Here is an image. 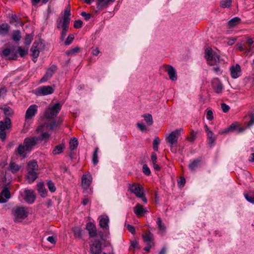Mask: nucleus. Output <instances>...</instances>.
Segmentation results:
<instances>
[{"instance_id":"1","label":"nucleus","mask_w":254,"mask_h":254,"mask_svg":"<svg viewBox=\"0 0 254 254\" xmlns=\"http://www.w3.org/2000/svg\"><path fill=\"white\" fill-rule=\"evenodd\" d=\"M70 9L68 6L64 11V15L62 18L59 19L57 21L58 29L62 28L61 34V40L64 41L67 32L68 30L69 24L70 21Z\"/></svg>"},{"instance_id":"2","label":"nucleus","mask_w":254,"mask_h":254,"mask_svg":"<svg viewBox=\"0 0 254 254\" xmlns=\"http://www.w3.org/2000/svg\"><path fill=\"white\" fill-rule=\"evenodd\" d=\"M205 57L209 65H215L212 70L217 74H220L221 70L218 65L220 62V58L218 54L211 49L207 48L205 51Z\"/></svg>"},{"instance_id":"3","label":"nucleus","mask_w":254,"mask_h":254,"mask_svg":"<svg viewBox=\"0 0 254 254\" xmlns=\"http://www.w3.org/2000/svg\"><path fill=\"white\" fill-rule=\"evenodd\" d=\"M12 213L14 216V221L19 223L23 221L27 217V212L25 208L22 206H16L12 210Z\"/></svg>"},{"instance_id":"4","label":"nucleus","mask_w":254,"mask_h":254,"mask_svg":"<svg viewBox=\"0 0 254 254\" xmlns=\"http://www.w3.org/2000/svg\"><path fill=\"white\" fill-rule=\"evenodd\" d=\"M129 190L136 197L140 198L144 203H147V200L144 194L143 188L141 185L135 183L129 184Z\"/></svg>"},{"instance_id":"5","label":"nucleus","mask_w":254,"mask_h":254,"mask_svg":"<svg viewBox=\"0 0 254 254\" xmlns=\"http://www.w3.org/2000/svg\"><path fill=\"white\" fill-rule=\"evenodd\" d=\"M63 104L61 102H57L53 105L47 108L45 112V117L47 119H52L56 116L62 107Z\"/></svg>"},{"instance_id":"6","label":"nucleus","mask_w":254,"mask_h":254,"mask_svg":"<svg viewBox=\"0 0 254 254\" xmlns=\"http://www.w3.org/2000/svg\"><path fill=\"white\" fill-rule=\"evenodd\" d=\"M1 55L9 60H16L17 58V53L14 46L3 49L1 50Z\"/></svg>"},{"instance_id":"7","label":"nucleus","mask_w":254,"mask_h":254,"mask_svg":"<svg viewBox=\"0 0 254 254\" xmlns=\"http://www.w3.org/2000/svg\"><path fill=\"white\" fill-rule=\"evenodd\" d=\"M54 88L51 86H42L36 88L34 93L38 96H46L53 93Z\"/></svg>"},{"instance_id":"8","label":"nucleus","mask_w":254,"mask_h":254,"mask_svg":"<svg viewBox=\"0 0 254 254\" xmlns=\"http://www.w3.org/2000/svg\"><path fill=\"white\" fill-rule=\"evenodd\" d=\"M39 141V137L38 136H33L26 137L24 139L23 143L26 146V150L27 152H30L34 147L38 143Z\"/></svg>"},{"instance_id":"9","label":"nucleus","mask_w":254,"mask_h":254,"mask_svg":"<svg viewBox=\"0 0 254 254\" xmlns=\"http://www.w3.org/2000/svg\"><path fill=\"white\" fill-rule=\"evenodd\" d=\"M61 123H57L56 121H54L50 123H46L38 127L37 129V131H43L45 130H53L56 129L57 127Z\"/></svg>"},{"instance_id":"10","label":"nucleus","mask_w":254,"mask_h":254,"mask_svg":"<svg viewBox=\"0 0 254 254\" xmlns=\"http://www.w3.org/2000/svg\"><path fill=\"white\" fill-rule=\"evenodd\" d=\"M182 130V128L177 129L172 131L169 135L167 137V140L171 147H172L174 144L177 143L178 138L180 136Z\"/></svg>"},{"instance_id":"11","label":"nucleus","mask_w":254,"mask_h":254,"mask_svg":"<svg viewBox=\"0 0 254 254\" xmlns=\"http://www.w3.org/2000/svg\"><path fill=\"white\" fill-rule=\"evenodd\" d=\"M38 106L35 104L30 105L27 109L25 113V123L24 126H26V123L28 120L32 119L35 116L37 112Z\"/></svg>"},{"instance_id":"12","label":"nucleus","mask_w":254,"mask_h":254,"mask_svg":"<svg viewBox=\"0 0 254 254\" xmlns=\"http://www.w3.org/2000/svg\"><path fill=\"white\" fill-rule=\"evenodd\" d=\"M42 43L41 42H35L32 46L30 51L32 53V56L34 59H37L40 53V50L42 48Z\"/></svg>"},{"instance_id":"13","label":"nucleus","mask_w":254,"mask_h":254,"mask_svg":"<svg viewBox=\"0 0 254 254\" xmlns=\"http://www.w3.org/2000/svg\"><path fill=\"white\" fill-rule=\"evenodd\" d=\"M92 182V176L89 174H84L81 178V187L84 190H87Z\"/></svg>"},{"instance_id":"14","label":"nucleus","mask_w":254,"mask_h":254,"mask_svg":"<svg viewBox=\"0 0 254 254\" xmlns=\"http://www.w3.org/2000/svg\"><path fill=\"white\" fill-rule=\"evenodd\" d=\"M99 225L104 230L108 231L109 229V218L106 215H102L98 217Z\"/></svg>"},{"instance_id":"15","label":"nucleus","mask_w":254,"mask_h":254,"mask_svg":"<svg viewBox=\"0 0 254 254\" xmlns=\"http://www.w3.org/2000/svg\"><path fill=\"white\" fill-rule=\"evenodd\" d=\"M211 83L212 88L216 93L219 94L222 93L223 89V86L218 78H213L211 81Z\"/></svg>"},{"instance_id":"16","label":"nucleus","mask_w":254,"mask_h":254,"mask_svg":"<svg viewBox=\"0 0 254 254\" xmlns=\"http://www.w3.org/2000/svg\"><path fill=\"white\" fill-rule=\"evenodd\" d=\"M24 193L25 196L24 199L25 201L29 204L33 203L35 200V194L34 191L32 190H25Z\"/></svg>"},{"instance_id":"17","label":"nucleus","mask_w":254,"mask_h":254,"mask_svg":"<svg viewBox=\"0 0 254 254\" xmlns=\"http://www.w3.org/2000/svg\"><path fill=\"white\" fill-rule=\"evenodd\" d=\"M57 69V66L55 65H52L46 71L44 76L40 79L41 82H44L50 79Z\"/></svg>"},{"instance_id":"18","label":"nucleus","mask_w":254,"mask_h":254,"mask_svg":"<svg viewBox=\"0 0 254 254\" xmlns=\"http://www.w3.org/2000/svg\"><path fill=\"white\" fill-rule=\"evenodd\" d=\"M231 76L233 78H237L239 77L241 73V69L238 64L232 66L230 68Z\"/></svg>"},{"instance_id":"19","label":"nucleus","mask_w":254,"mask_h":254,"mask_svg":"<svg viewBox=\"0 0 254 254\" xmlns=\"http://www.w3.org/2000/svg\"><path fill=\"white\" fill-rule=\"evenodd\" d=\"M86 229L88 231L90 237L94 238L97 236V230L95 224L92 222H88L86 226Z\"/></svg>"},{"instance_id":"20","label":"nucleus","mask_w":254,"mask_h":254,"mask_svg":"<svg viewBox=\"0 0 254 254\" xmlns=\"http://www.w3.org/2000/svg\"><path fill=\"white\" fill-rule=\"evenodd\" d=\"M11 120L9 118L6 117L3 121H0V130H5L9 129L11 127Z\"/></svg>"},{"instance_id":"21","label":"nucleus","mask_w":254,"mask_h":254,"mask_svg":"<svg viewBox=\"0 0 254 254\" xmlns=\"http://www.w3.org/2000/svg\"><path fill=\"white\" fill-rule=\"evenodd\" d=\"M10 197V191L7 188H4L0 193V203L6 202Z\"/></svg>"},{"instance_id":"22","label":"nucleus","mask_w":254,"mask_h":254,"mask_svg":"<svg viewBox=\"0 0 254 254\" xmlns=\"http://www.w3.org/2000/svg\"><path fill=\"white\" fill-rule=\"evenodd\" d=\"M166 70L169 76V78L172 81H175L177 79V73L175 69L171 65H167Z\"/></svg>"},{"instance_id":"23","label":"nucleus","mask_w":254,"mask_h":254,"mask_svg":"<svg viewBox=\"0 0 254 254\" xmlns=\"http://www.w3.org/2000/svg\"><path fill=\"white\" fill-rule=\"evenodd\" d=\"M90 252L92 254H100L101 253V244L98 241L97 243H94L90 245Z\"/></svg>"},{"instance_id":"24","label":"nucleus","mask_w":254,"mask_h":254,"mask_svg":"<svg viewBox=\"0 0 254 254\" xmlns=\"http://www.w3.org/2000/svg\"><path fill=\"white\" fill-rule=\"evenodd\" d=\"M133 212L137 217H140L143 215L147 211L144 209L141 204L137 203L133 207Z\"/></svg>"},{"instance_id":"25","label":"nucleus","mask_w":254,"mask_h":254,"mask_svg":"<svg viewBox=\"0 0 254 254\" xmlns=\"http://www.w3.org/2000/svg\"><path fill=\"white\" fill-rule=\"evenodd\" d=\"M27 174L26 176V179L27 181L29 183H33L34 182L38 177L37 171H32L31 170H27Z\"/></svg>"},{"instance_id":"26","label":"nucleus","mask_w":254,"mask_h":254,"mask_svg":"<svg viewBox=\"0 0 254 254\" xmlns=\"http://www.w3.org/2000/svg\"><path fill=\"white\" fill-rule=\"evenodd\" d=\"M15 152L23 158H25L26 157L25 152L27 151L26 150V146L24 143L19 144Z\"/></svg>"},{"instance_id":"27","label":"nucleus","mask_w":254,"mask_h":254,"mask_svg":"<svg viewBox=\"0 0 254 254\" xmlns=\"http://www.w3.org/2000/svg\"><path fill=\"white\" fill-rule=\"evenodd\" d=\"M241 19L238 17H235L228 22V26L229 28H234L241 22Z\"/></svg>"},{"instance_id":"28","label":"nucleus","mask_w":254,"mask_h":254,"mask_svg":"<svg viewBox=\"0 0 254 254\" xmlns=\"http://www.w3.org/2000/svg\"><path fill=\"white\" fill-rule=\"evenodd\" d=\"M9 30V26L7 23H2L0 25V35L5 36L7 34Z\"/></svg>"},{"instance_id":"29","label":"nucleus","mask_w":254,"mask_h":254,"mask_svg":"<svg viewBox=\"0 0 254 254\" xmlns=\"http://www.w3.org/2000/svg\"><path fill=\"white\" fill-rule=\"evenodd\" d=\"M151 159L154 169L155 171H159L160 170V167L157 164V157L156 154L152 153L151 156Z\"/></svg>"},{"instance_id":"30","label":"nucleus","mask_w":254,"mask_h":254,"mask_svg":"<svg viewBox=\"0 0 254 254\" xmlns=\"http://www.w3.org/2000/svg\"><path fill=\"white\" fill-rule=\"evenodd\" d=\"M47 131H37L38 132H41L40 136L38 137H39V141H44L46 142L48 141L51 134L48 132Z\"/></svg>"},{"instance_id":"31","label":"nucleus","mask_w":254,"mask_h":254,"mask_svg":"<svg viewBox=\"0 0 254 254\" xmlns=\"http://www.w3.org/2000/svg\"><path fill=\"white\" fill-rule=\"evenodd\" d=\"M201 160L200 159H195L191 162L189 165V168L191 171H195L199 166Z\"/></svg>"},{"instance_id":"32","label":"nucleus","mask_w":254,"mask_h":254,"mask_svg":"<svg viewBox=\"0 0 254 254\" xmlns=\"http://www.w3.org/2000/svg\"><path fill=\"white\" fill-rule=\"evenodd\" d=\"M38 191L40 195L44 197L46 195L47 191L44 187L43 183H39L37 185Z\"/></svg>"},{"instance_id":"33","label":"nucleus","mask_w":254,"mask_h":254,"mask_svg":"<svg viewBox=\"0 0 254 254\" xmlns=\"http://www.w3.org/2000/svg\"><path fill=\"white\" fill-rule=\"evenodd\" d=\"M157 224L160 234H164L166 232V226L162 222L161 218L158 217L157 218Z\"/></svg>"},{"instance_id":"34","label":"nucleus","mask_w":254,"mask_h":254,"mask_svg":"<svg viewBox=\"0 0 254 254\" xmlns=\"http://www.w3.org/2000/svg\"><path fill=\"white\" fill-rule=\"evenodd\" d=\"M143 240L148 243L152 244L153 242V235L149 232L148 233H145L142 235Z\"/></svg>"},{"instance_id":"35","label":"nucleus","mask_w":254,"mask_h":254,"mask_svg":"<svg viewBox=\"0 0 254 254\" xmlns=\"http://www.w3.org/2000/svg\"><path fill=\"white\" fill-rule=\"evenodd\" d=\"M38 168V166L36 161L32 160L28 162L27 170L37 171Z\"/></svg>"},{"instance_id":"36","label":"nucleus","mask_w":254,"mask_h":254,"mask_svg":"<svg viewBox=\"0 0 254 254\" xmlns=\"http://www.w3.org/2000/svg\"><path fill=\"white\" fill-rule=\"evenodd\" d=\"M143 117L144 121L146 123L147 125L150 126H152L153 121L152 115L149 114H145L142 116Z\"/></svg>"},{"instance_id":"37","label":"nucleus","mask_w":254,"mask_h":254,"mask_svg":"<svg viewBox=\"0 0 254 254\" xmlns=\"http://www.w3.org/2000/svg\"><path fill=\"white\" fill-rule=\"evenodd\" d=\"M64 148V145L63 144H60L57 146H56L53 150V153L54 155H58L60 154L63 150V149Z\"/></svg>"},{"instance_id":"38","label":"nucleus","mask_w":254,"mask_h":254,"mask_svg":"<svg viewBox=\"0 0 254 254\" xmlns=\"http://www.w3.org/2000/svg\"><path fill=\"white\" fill-rule=\"evenodd\" d=\"M73 232L75 237L81 239L84 233V232L80 228L76 227L73 229Z\"/></svg>"},{"instance_id":"39","label":"nucleus","mask_w":254,"mask_h":254,"mask_svg":"<svg viewBox=\"0 0 254 254\" xmlns=\"http://www.w3.org/2000/svg\"><path fill=\"white\" fill-rule=\"evenodd\" d=\"M207 135L208 139V141L209 144L210 146L213 145L216 140V137L214 135L212 131H209L207 134Z\"/></svg>"},{"instance_id":"40","label":"nucleus","mask_w":254,"mask_h":254,"mask_svg":"<svg viewBox=\"0 0 254 254\" xmlns=\"http://www.w3.org/2000/svg\"><path fill=\"white\" fill-rule=\"evenodd\" d=\"M21 38V36L19 30H17L13 31L12 38L14 41L18 42L20 41Z\"/></svg>"},{"instance_id":"41","label":"nucleus","mask_w":254,"mask_h":254,"mask_svg":"<svg viewBox=\"0 0 254 254\" xmlns=\"http://www.w3.org/2000/svg\"><path fill=\"white\" fill-rule=\"evenodd\" d=\"M78 142L77 139L73 137L69 142V148L71 150H74L76 149L78 146Z\"/></svg>"},{"instance_id":"42","label":"nucleus","mask_w":254,"mask_h":254,"mask_svg":"<svg viewBox=\"0 0 254 254\" xmlns=\"http://www.w3.org/2000/svg\"><path fill=\"white\" fill-rule=\"evenodd\" d=\"M9 166L10 170L13 174L18 171L20 169V167L14 162H11Z\"/></svg>"},{"instance_id":"43","label":"nucleus","mask_w":254,"mask_h":254,"mask_svg":"<svg viewBox=\"0 0 254 254\" xmlns=\"http://www.w3.org/2000/svg\"><path fill=\"white\" fill-rule=\"evenodd\" d=\"M232 0H221L220 6L222 8H229L232 4Z\"/></svg>"},{"instance_id":"44","label":"nucleus","mask_w":254,"mask_h":254,"mask_svg":"<svg viewBox=\"0 0 254 254\" xmlns=\"http://www.w3.org/2000/svg\"><path fill=\"white\" fill-rule=\"evenodd\" d=\"M254 41L251 38H248L246 41V44L249 47V49H247V53H248L250 52L254 47L253 44H254Z\"/></svg>"},{"instance_id":"45","label":"nucleus","mask_w":254,"mask_h":254,"mask_svg":"<svg viewBox=\"0 0 254 254\" xmlns=\"http://www.w3.org/2000/svg\"><path fill=\"white\" fill-rule=\"evenodd\" d=\"M79 51V47H75L73 49H71L69 50L66 51L65 54L67 56H73L75 55L76 53H78Z\"/></svg>"},{"instance_id":"46","label":"nucleus","mask_w":254,"mask_h":254,"mask_svg":"<svg viewBox=\"0 0 254 254\" xmlns=\"http://www.w3.org/2000/svg\"><path fill=\"white\" fill-rule=\"evenodd\" d=\"M98 148H96L94 150L92 157V162L94 165H96L98 163Z\"/></svg>"},{"instance_id":"47","label":"nucleus","mask_w":254,"mask_h":254,"mask_svg":"<svg viewBox=\"0 0 254 254\" xmlns=\"http://www.w3.org/2000/svg\"><path fill=\"white\" fill-rule=\"evenodd\" d=\"M17 51L20 56V57H23L25 55L27 54L28 50L27 49H26L25 48L22 47H18Z\"/></svg>"},{"instance_id":"48","label":"nucleus","mask_w":254,"mask_h":254,"mask_svg":"<svg viewBox=\"0 0 254 254\" xmlns=\"http://www.w3.org/2000/svg\"><path fill=\"white\" fill-rule=\"evenodd\" d=\"M47 186H48L49 190L51 192H54L56 191V187L55 186L54 184L53 183V182L52 181L49 180L48 181Z\"/></svg>"},{"instance_id":"49","label":"nucleus","mask_w":254,"mask_h":254,"mask_svg":"<svg viewBox=\"0 0 254 254\" xmlns=\"http://www.w3.org/2000/svg\"><path fill=\"white\" fill-rule=\"evenodd\" d=\"M160 140L158 137L156 136L154 138V139L153 140V149L156 151H158V146L159 144L160 143Z\"/></svg>"},{"instance_id":"50","label":"nucleus","mask_w":254,"mask_h":254,"mask_svg":"<svg viewBox=\"0 0 254 254\" xmlns=\"http://www.w3.org/2000/svg\"><path fill=\"white\" fill-rule=\"evenodd\" d=\"M74 38V35L72 34H70L68 36V37L66 38L64 44L65 45H70L73 41V39Z\"/></svg>"},{"instance_id":"51","label":"nucleus","mask_w":254,"mask_h":254,"mask_svg":"<svg viewBox=\"0 0 254 254\" xmlns=\"http://www.w3.org/2000/svg\"><path fill=\"white\" fill-rule=\"evenodd\" d=\"M9 22L11 24L18 22V18L16 15H15V14L9 15Z\"/></svg>"},{"instance_id":"52","label":"nucleus","mask_w":254,"mask_h":254,"mask_svg":"<svg viewBox=\"0 0 254 254\" xmlns=\"http://www.w3.org/2000/svg\"><path fill=\"white\" fill-rule=\"evenodd\" d=\"M33 40V36L30 34H27L25 39L24 44L29 45Z\"/></svg>"},{"instance_id":"53","label":"nucleus","mask_w":254,"mask_h":254,"mask_svg":"<svg viewBox=\"0 0 254 254\" xmlns=\"http://www.w3.org/2000/svg\"><path fill=\"white\" fill-rule=\"evenodd\" d=\"M142 171L143 173L147 176H149L151 173L150 170L146 164L143 165Z\"/></svg>"},{"instance_id":"54","label":"nucleus","mask_w":254,"mask_h":254,"mask_svg":"<svg viewBox=\"0 0 254 254\" xmlns=\"http://www.w3.org/2000/svg\"><path fill=\"white\" fill-rule=\"evenodd\" d=\"M136 125L139 129L141 131H145L148 130L147 127L143 124L137 123Z\"/></svg>"},{"instance_id":"55","label":"nucleus","mask_w":254,"mask_h":254,"mask_svg":"<svg viewBox=\"0 0 254 254\" xmlns=\"http://www.w3.org/2000/svg\"><path fill=\"white\" fill-rule=\"evenodd\" d=\"M6 92L7 89L6 87L2 86L0 88V98L4 97Z\"/></svg>"},{"instance_id":"56","label":"nucleus","mask_w":254,"mask_h":254,"mask_svg":"<svg viewBox=\"0 0 254 254\" xmlns=\"http://www.w3.org/2000/svg\"><path fill=\"white\" fill-rule=\"evenodd\" d=\"M4 113L7 116H10L13 114V111L10 107H5L3 109Z\"/></svg>"},{"instance_id":"57","label":"nucleus","mask_w":254,"mask_h":254,"mask_svg":"<svg viewBox=\"0 0 254 254\" xmlns=\"http://www.w3.org/2000/svg\"><path fill=\"white\" fill-rule=\"evenodd\" d=\"M244 196L248 202L254 204V197L250 196L247 193H245Z\"/></svg>"},{"instance_id":"58","label":"nucleus","mask_w":254,"mask_h":254,"mask_svg":"<svg viewBox=\"0 0 254 254\" xmlns=\"http://www.w3.org/2000/svg\"><path fill=\"white\" fill-rule=\"evenodd\" d=\"M111 2L109 0H102L100 2H99L97 4V7H102L106 5H107L108 3Z\"/></svg>"},{"instance_id":"59","label":"nucleus","mask_w":254,"mask_h":254,"mask_svg":"<svg viewBox=\"0 0 254 254\" xmlns=\"http://www.w3.org/2000/svg\"><path fill=\"white\" fill-rule=\"evenodd\" d=\"M82 25V21L81 20H75L74 27L75 28H80Z\"/></svg>"},{"instance_id":"60","label":"nucleus","mask_w":254,"mask_h":254,"mask_svg":"<svg viewBox=\"0 0 254 254\" xmlns=\"http://www.w3.org/2000/svg\"><path fill=\"white\" fill-rule=\"evenodd\" d=\"M221 109L223 112L227 113L230 110V107L225 103L221 104Z\"/></svg>"},{"instance_id":"61","label":"nucleus","mask_w":254,"mask_h":254,"mask_svg":"<svg viewBox=\"0 0 254 254\" xmlns=\"http://www.w3.org/2000/svg\"><path fill=\"white\" fill-rule=\"evenodd\" d=\"M206 118L209 121H212L213 119V112L211 110H208L206 114Z\"/></svg>"},{"instance_id":"62","label":"nucleus","mask_w":254,"mask_h":254,"mask_svg":"<svg viewBox=\"0 0 254 254\" xmlns=\"http://www.w3.org/2000/svg\"><path fill=\"white\" fill-rule=\"evenodd\" d=\"M131 245L130 247L133 249L138 248H139V244L138 242L136 240H132L130 242Z\"/></svg>"},{"instance_id":"63","label":"nucleus","mask_w":254,"mask_h":254,"mask_svg":"<svg viewBox=\"0 0 254 254\" xmlns=\"http://www.w3.org/2000/svg\"><path fill=\"white\" fill-rule=\"evenodd\" d=\"M6 135L5 130H0V139L2 141H4L6 139Z\"/></svg>"},{"instance_id":"64","label":"nucleus","mask_w":254,"mask_h":254,"mask_svg":"<svg viewBox=\"0 0 254 254\" xmlns=\"http://www.w3.org/2000/svg\"><path fill=\"white\" fill-rule=\"evenodd\" d=\"M254 125V115L253 114L251 116V119L250 121L249 122L247 127H250Z\"/></svg>"}]
</instances>
